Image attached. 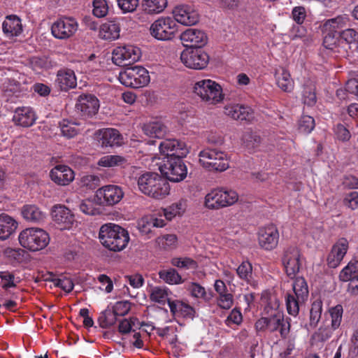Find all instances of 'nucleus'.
Returning a JSON list of instances; mask_svg holds the SVG:
<instances>
[{
	"mask_svg": "<svg viewBox=\"0 0 358 358\" xmlns=\"http://www.w3.org/2000/svg\"><path fill=\"white\" fill-rule=\"evenodd\" d=\"M138 189L144 194L156 199L169 195L170 185L164 178L155 172H145L137 178Z\"/></svg>",
	"mask_w": 358,
	"mask_h": 358,
	"instance_id": "1",
	"label": "nucleus"
},
{
	"mask_svg": "<svg viewBox=\"0 0 358 358\" xmlns=\"http://www.w3.org/2000/svg\"><path fill=\"white\" fill-rule=\"evenodd\" d=\"M99 238L106 248L113 252L123 250L129 241L128 231L113 223L102 225L99 229Z\"/></svg>",
	"mask_w": 358,
	"mask_h": 358,
	"instance_id": "2",
	"label": "nucleus"
},
{
	"mask_svg": "<svg viewBox=\"0 0 358 358\" xmlns=\"http://www.w3.org/2000/svg\"><path fill=\"white\" fill-rule=\"evenodd\" d=\"M20 245L31 251L45 248L50 242L49 234L40 228H27L22 231L18 237Z\"/></svg>",
	"mask_w": 358,
	"mask_h": 358,
	"instance_id": "3",
	"label": "nucleus"
},
{
	"mask_svg": "<svg viewBox=\"0 0 358 358\" xmlns=\"http://www.w3.org/2000/svg\"><path fill=\"white\" fill-rule=\"evenodd\" d=\"M178 26L171 17H160L150 25V35L158 41H171L176 37Z\"/></svg>",
	"mask_w": 358,
	"mask_h": 358,
	"instance_id": "4",
	"label": "nucleus"
},
{
	"mask_svg": "<svg viewBox=\"0 0 358 358\" xmlns=\"http://www.w3.org/2000/svg\"><path fill=\"white\" fill-rule=\"evenodd\" d=\"M120 82L129 87L141 88L146 86L150 81L148 71L141 66L127 68L119 74Z\"/></svg>",
	"mask_w": 358,
	"mask_h": 358,
	"instance_id": "5",
	"label": "nucleus"
},
{
	"mask_svg": "<svg viewBox=\"0 0 358 358\" xmlns=\"http://www.w3.org/2000/svg\"><path fill=\"white\" fill-rule=\"evenodd\" d=\"M199 163L209 171H224L229 168L227 154L216 149H205L199 152Z\"/></svg>",
	"mask_w": 358,
	"mask_h": 358,
	"instance_id": "6",
	"label": "nucleus"
},
{
	"mask_svg": "<svg viewBox=\"0 0 358 358\" xmlns=\"http://www.w3.org/2000/svg\"><path fill=\"white\" fill-rule=\"evenodd\" d=\"M194 92L203 101L210 103H217L224 99L222 87L215 81L205 79L194 84Z\"/></svg>",
	"mask_w": 358,
	"mask_h": 358,
	"instance_id": "7",
	"label": "nucleus"
},
{
	"mask_svg": "<svg viewBox=\"0 0 358 358\" xmlns=\"http://www.w3.org/2000/svg\"><path fill=\"white\" fill-rule=\"evenodd\" d=\"M238 199V194L234 190L215 189L206 196L205 206L210 209H219L233 205Z\"/></svg>",
	"mask_w": 358,
	"mask_h": 358,
	"instance_id": "8",
	"label": "nucleus"
},
{
	"mask_svg": "<svg viewBox=\"0 0 358 358\" xmlns=\"http://www.w3.org/2000/svg\"><path fill=\"white\" fill-rule=\"evenodd\" d=\"M182 158L170 157L164 160L163 164L159 166V170L167 181L180 182L186 178L187 169Z\"/></svg>",
	"mask_w": 358,
	"mask_h": 358,
	"instance_id": "9",
	"label": "nucleus"
},
{
	"mask_svg": "<svg viewBox=\"0 0 358 358\" xmlns=\"http://www.w3.org/2000/svg\"><path fill=\"white\" fill-rule=\"evenodd\" d=\"M141 57V51L139 48L126 45L116 47L112 52L113 62L120 66H129L138 61Z\"/></svg>",
	"mask_w": 358,
	"mask_h": 358,
	"instance_id": "10",
	"label": "nucleus"
},
{
	"mask_svg": "<svg viewBox=\"0 0 358 358\" xmlns=\"http://www.w3.org/2000/svg\"><path fill=\"white\" fill-rule=\"evenodd\" d=\"M180 60L189 69L201 70L207 66L209 56L201 49H185L180 54Z\"/></svg>",
	"mask_w": 358,
	"mask_h": 358,
	"instance_id": "11",
	"label": "nucleus"
},
{
	"mask_svg": "<svg viewBox=\"0 0 358 358\" xmlns=\"http://www.w3.org/2000/svg\"><path fill=\"white\" fill-rule=\"evenodd\" d=\"M300 258V250L296 246L290 245L284 249L282 263L288 277L296 276L299 271L301 265Z\"/></svg>",
	"mask_w": 358,
	"mask_h": 358,
	"instance_id": "12",
	"label": "nucleus"
},
{
	"mask_svg": "<svg viewBox=\"0 0 358 358\" xmlns=\"http://www.w3.org/2000/svg\"><path fill=\"white\" fill-rule=\"evenodd\" d=\"M78 22L73 17H61L51 26L52 36L58 39H66L73 36L78 29Z\"/></svg>",
	"mask_w": 358,
	"mask_h": 358,
	"instance_id": "13",
	"label": "nucleus"
},
{
	"mask_svg": "<svg viewBox=\"0 0 358 358\" xmlns=\"http://www.w3.org/2000/svg\"><path fill=\"white\" fill-rule=\"evenodd\" d=\"M159 149L160 153L164 155L166 159L170 157H185L189 150L184 141L178 139H165L162 141Z\"/></svg>",
	"mask_w": 358,
	"mask_h": 358,
	"instance_id": "14",
	"label": "nucleus"
},
{
	"mask_svg": "<svg viewBox=\"0 0 358 358\" xmlns=\"http://www.w3.org/2000/svg\"><path fill=\"white\" fill-rule=\"evenodd\" d=\"M173 19L176 22L182 25L192 26L196 24L199 20L197 10L192 5L180 4L173 10Z\"/></svg>",
	"mask_w": 358,
	"mask_h": 358,
	"instance_id": "15",
	"label": "nucleus"
},
{
	"mask_svg": "<svg viewBox=\"0 0 358 358\" xmlns=\"http://www.w3.org/2000/svg\"><path fill=\"white\" fill-rule=\"evenodd\" d=\"M99 101L92 94H82L77 100L76 108L83 117H92L98 113Z\"/></svg>",
	"mask_w": 358,
	"mask_h": 358,
	"instance_id": "16",
	"label": "nucleus"
},
{
	"mask_svg": "<svg viewBox=\"0 0 358 358\" xmlns=\"http://www.w3.org/2000/svg\"><path fill=\"white\" fill-rule=\"evenodd\" d=\"M279 241V232L274 224L262 227L258 231V242L259 246L265 250L275 249Z\"/></svg>",
	"mask_w": 358,
	"mask_h": 358,
	"instance_id": "17",
	"label": "nucleus"
},
{
	"mask_svg": "<svg viewBox=\"0 0 358 358\" xmlns=\"http://www.w3.org/2000/svg\"><path fill=\"white\" fill-rule=\"evenodd\" d=\"M52 217L60 230L69 229L75 221L74 215L64 205H56L52 210Z\"/></svg>",
	"mask_w": 358,
	"mask_h": 358,
	"instance_id": "18",
	"label": "nucleus"
},
{
	"mask_svg": "<svg viewBox=\"0 0 358 358\" xmlns=\"http://www.w3.org/2000/svg\"><path fill=\"white\" fill-rule=\"evenodd\" d=\"M124 192L117 185H109L99 188L96 196L101 202L107 206H113L119 203L123 198Z\"/></svg>",
	"mask_w": 358,
	"mask_h": 358,
	"instance_id": "19",
	"label": "nucleus"
},
{
	"mask_svg": "<svg viewBox=\"0 0 358 358\" xmlns=\"http://www.w3.org/2000/svg\"><path fill=\"white\" fill-rule=\"evenodd\" d=\"M349 248L348 241L345 238H339L332 246L327 258L329 268H335L340 265Z\"/></svg>",
	"mask_w": 358,
	"mask_h": 358,
	"instance_id": "20",
	"label": "nucleus"
},
{
	"mask_svg": "<svg viewBox=\"0 0 358 358\" xmlns=\"http://www.w3.org/2000/svg\"><path fill=\"white\" fill-rule=\"evenodd\" d=\"M290 318H284L282 313L275 311L267 317L268 331L274 332L279 330L280 336L285 338L290 331Z\"/></svg>",
	"mask_w": 358,
	"mask_h": 358,
	"instance_id": "21",
	"label": "nucleus"
},
{
	"mask_svg": "<svg viewBox=\"0 0 358 358\" xmlns=\"http://www.w3.org/2000/svg\"><path fill=\"white\" fill-rule=\"evenodd\" d=\"M180 39L184 46L200 49L208 41L206 34L200 29H188L180 35Z\"/></svg>",
	"mask_w": 358,
	"mask_h": 358,
	"instance_id": "22",
	"label": "nucleus"
},
{
	"mask_svg": "<svg viewBox=\"0 0 358 358\" xmlns=\"http://www.w3.org/2000/svg\"><path fill=\"white\" fill-rule=\"evenodd\" d=\"M98 141L103 148L118 147L123 143V137L119 131L113 128L99 130Z\"/></svg>",
	"mask_w": 358,
	"mask_h": 358,
	"instance_id": "23",
	"label": "nucleus"
},
{
	"mask_svg": "<svg viewBox=\"0 0 358 358\" xmlns=\"http://www.w3.org/2000/svg\"><path fill=\"white\" fill-rule=\"evenodd\" d=\"M224 113L234 120L251 122L254 118L252 109L241 104H229L225 106Z\"/></svg>",
	"mask_w": 358,
	"mask_h": 358,
	"instance_id": "24",
	"label": "nucleus"
},
{
	"mask_svg": "<svg viewBox=\"0 0 358 358\" xmlns=\"http://www.w3.org/2000/svg\"><path fill=\"white\" fill-rule=\"evenodd\" d=\"M36 120V115L32 108L22 106L17 108L13 113L12 120L15 124L22 127L32 126Z\"/></svg>",
	"mask_w": 358,
	"mask_h": 358,
	"instance_id": "25",
	"label": "nucleus"
},
{
	"mask_svg": "<svg viewBox=\"0 0 358 358\" xmlns=\"http://www.w3.org/2000/svg\"><path fill=\"white\" fill-rule=\"evenodd\" d=\"M51 180L58 185H67L71 182L75 174L73 171L66 165H57L50 172Z\"/></svg>",
	"mask_w": 358,
	"mask_h": 358,
	"instance_id": "26",
	"label": "nucleus"
},
{
	"mask_svg": "<svg viewBox=\"0 0 358 358\" xmlns=\"http://www.w3.org/2000/svg\"><path fill=\"white\" fill-rule=\"evenodd\" d=\"M168 6L167 0H142L141 8L143 13H138V19L145 22V15H157L162 13Z\"/></svg>",
	"mask_w": 358,
	"mask_h": 358,
	"instance_id": "27",
	"label": "nucleus"
},
{
	"mask_svg": "<svg viewBox=\"0 0 358 358\" xmlns=\"http://www.w3.org/2000/svg\"><path fill=\"white\" fill-rule=\"evenodd\" d=\"M57 83L62 91H68L77 85L75 73L71 69H61L57 73Z\"/></svg>",
	"mask_w": 358,
	"mask_h": 358,
	"instance_id": "28",
	"label": "nucleus"
},
{
	"mask_svg": "<svg viewBox=\"0 0 358 358\" xmlns=\"http://www.w3.org/2000/svg\"><path fill=\"white\" fill-rule=\"evenodd\" d=\"M2 29L7 37L18 36L22 32V24L17 15L7 16L2 24Z\"/></svg>",
	"mask_w": 358,
	"mask_h": 358,
	"instance_id": "29",
	"label": "nucleus"
},
{
	"mask_svg": "<svg viewBox=\"0 0 358 358\" xmlns=\"http://www.w3.org/2000/svg\"><path fill=\"white\" fill-rule=\"evenodd\" d=\"M169 306L171 313L175 316L189 319L194 316V308L182 301H169Z\"/></svg>",
	"mask_w": 358,
	"mask_h": 358,
	"instance_id": "30",
	"label": "nucleus"
},
{
	"mask_svg": "<svg viewBox=\"0 0 358 358\" xmlns=\"http://www.w3.org/2000/svg\"><path fill=\"white\" fill-rule=\"evenodd\" d=\"M17 222L10 216L0 215V240H6L15 231Z\"/></svg>",
	"mask_w": 358,
	"mask_h": 358,
	"instance_id": "31",
	"label": "nucleus"
},
{
	"mask_svg": "<svg viewBox=\"0 0 358 358\" xmlns=\"http://www.w3.org/2000/svg\"><path fill=\"white\" fill-rule=\"evenodd\" d=\"M24 220L31 222H40L45 218V214L36 205H24L21 211Z\"/></svg>",
	"mask_w": 358,
	"mask_h": 358,
	"instance_id": "32",
	"label": "nucleus"
},
{
	"mask_svg": "<svg viewBox=\"0 0 358 358\" xmlns=\"http://www.w3.org/2000/svg\"><path fill=\"white\" fill-rule=\"evenodd\" d=\"M143 131L150 138H161L166 134L167 128L161 121H153L144 124Z\"/></svg>",
	"mask_w": 358,
	"mask_h": 358,
	"instance_id": "33",
	"label": "nucleus"
},
{
	"mask_svg": "<svg viewBox=\"0 0 358 358\" xmlns=\"http://www.w3.org/2000/svg\"><path fill=\"white\" fill-rule=\"evenodd\" d=\"M120 24L115 21H110L103 24L101 27L100 36L106 40L114 41L120 37Z\"/></svg>",
	"mask_w": 358,
	"mask_h": 358,
	"instance_id": "34",
	"label": "nucleus"
},
{
	"mask_svg": "<svg viewBox=\"0 0 358 358\" xmlns=\"http://www.w3.org/2000/svg\"><path fill=\"white\" fill-rule=\"evenodd\" d=\"M276 84L285 92H291L294 87V82L289 72L285 69H282L280 73H275Z\"/></svg>",
	"mask_w": 358,
	"mask_h": 358,
	"instance_id": "35",
	"label": "nucleus"
},
{
	"mask_svg": "<svg viewBox=\"0 0 358 358\" xmlns=\"http://www.w3.org/2000/svg\"><path fill=\"white\" fill-rule=\"evenodd\" d=\"M322 312V301L317 299L313 302L310 310L309 322L305 327L308 329L315 328L320 320Z\"/></svg>",
	"mask_w": 358,
	"mask_h": 358,
	"instance_id": "36",
	"label": "nucleus"
},
{
	"mask_svg": "<svg viewBox=\"0 0 358 358\" xmlns=\"http://www.w3.org/2000/svg\"><path fill=\"white\" fill-rule=\"evenodd\" d=\"M281 285L283 291H308V285L303 278L289 277Z\"/></svg>",
	"mask_w": 358,
	"mask_h": 358,
	"instance_id": "37",
	"label": "nucleus"
},
{
	"mask_svg": "<svg viewBox=\"0 0 358 358\" xmlns=\"http://www.w3.org/2000/svg\"><path fill=\"white\" fill-rule=\"evenodd\" d=\"M252 264L248 261L243 262L236 269L237 274L240 278L250 285L252 289H256L257 283L255 280H252Z\"/></svg>",
	"mask_w": 358,
	"mask_h": 358,
	"instance_id": "38",
	"label": "nucleus"
},
{
	"mask_svg": "<svg viewBox=\"0 0 358 358\" xmlns=\"http://www.w3.org/2000/svg\"><path fill=\"white\" fill-rule=\"evenodd\" d=\"M260 303L264 307V310L268 313L269 310L278 311L279 301L275 292H262Z\"/></svg>",
	"mask_w": 358,
	"mask_h": 358,
	"instance_id": "39",
	"label": "nucleus"
},
{
	"mask_svg": "<svg viewBox=\"0 0 358 358\" xmlns=\"http://www.w3.org/2000/svg\"><path fill=\"white\" fill-rule=\"evenodd\" d=\"M127 164V159L120 155H105L98 162V165L103 167H123Z\"/></svg>",
	"mask_w": 358,
	"mask_h": 358,
	"instance_id": "40",
	"label": "nucleus"
},
{
	"mask_svg": "<svg viewBox=\"0 0 358 358\" xmlns=\"http://www.w3.org/2000/svg\"><path fill=\"white\" fill-rule=\"evenodd\" d=\"M117 320L113 310L108 307L100 313L97 321L101 328L107 329L114 325Z\"/></svg>",
	"mask_w": 358,
	"mask_h": 358,
	"instance_id": "41",
	"label": "nucleus"
},
{
	"mask_svg": "<svg viewBox=\"0 0 358 358\" xmlns=\"http://www.w3.org/2000/svg\"><path fill=\"white\" fill-rule=\"evenodd\" d=\"M358 272V260H351L340 272L339 278L341 280L347 282L354 279Z\"/></svg>",
	"mask_w": 358,
	"mask_h": 358,
	"instance_id": "42",
	"label": "nucleus"
},
{
	"mask_svg": "<svg viewBox=\"0 0 358 358\" xmlns=\"http://www.w3.org/2000/svg\"><path fill=\"white\" fill-rule=\"evenodd\" d=\"M61 133L63 136L67 138L75 137L79 131L78 124L68 120H63L59 122Z\"/></svg>",
	"mask_w": 358,
	"mask_h": 358,
	"instance_id": "43",
	"label": "nucleus"
},
{
	"mask_svg": "<svg viewBox=\"0 0 358 358\" xmlns=\"http://www.w3.org/2000/svg\"><path fill=\"white\" fill-rule=\"evenodd\" d=\"M302 101L303 103L312 107L315 105L317 102V96L315 93V87L314 85H305L302 91Z\"/></svg>",
	"mask_w": 358,
	"mask_h": 358,
	"instance_id": "44",
	"label": "nucleus"
},
{
	"mask_svg": "<svg viewBox=\"0 0 358 358\" xmlns=\"http://www.w3.org/2000/svg\"><path fill=\"white\" fill-rule=\"evenodd\" d=\"M55 287H59L62 291H73L74 283L69 273L60 275L52 280Z\"/></svg>",
	"mask_w": 358,
	"mask_h": 358,
	"instance_id": "45",
	"label": "nucleus"
},
{
	"mask_svg": "<svg viewBox=\"0 0 358 358\" xmlns=\"http://www.w3.org/2000/svg\"><path fill=\"white\" fill-rule=\"evenodd\" d=\"M79 208L83 213L89 215H99L101 213L100 206L92 199L82 201Z\"/></svg>",
	"mask_w": 358,
	"mask_h": 358,
	"instance_id": "46",
	"label": "nucleus"
},
{
	"mask_svg": "<svg viewBox=\"0 0 358 358\" xmlns=\"http://www.w3.org/2000/svg\"><path fill=\"white\" fill-rule=\"evenodd\" d=\"M286 306L289 314L296 316L299 311V298L298 292H288L286 297Z\"/></svg>",
	"mask_w": 358,
	"mask_h": 358,
	"instance_id": "47",
	"label": "nucleus"
},
{
	"mask_svg": "<svg viewBox=\"0 0 358 358\" xmlns=\"http://www.w3.org/2000/svg\"><path fill=\"white\" fill-rule=\"evenodd\" d=\"M343 17L338 16L336 17L327 20L324 24L323 27L325 31L340 34L341 31L338 29L343 27Z\"/></svg>",
	"mask_w": 358,
	"mask_h": 358,
	"instance_id": "48",
	"label": "nucleus"
},
{
	"mask_svg": "<svg viewBox=\"0 0 358 358\" xmlns=\"http://www.w3.org/2000/svg\"><path fill=\"white\" fill-rule=\"evenodd\" d=\"M1 285L4 289L15 287L20 282L19 278H16L13 273L8 271L1 272Z\"/></svg>",
	"mask_w": 358,
	"mask_h": 358,
	"instance_id": "49",
	"label": "nucleus"
},
{
	"mask_svg": "<svg viewBox=\"0 0 358 358\" xmlns=\"http://www.w3.org/2000/svg\"><path fill=\"white\" fill-rule=\"evenodd\" d=\"M171 264L178 268L185 269H195L197 266V262L189 257H176L172 259Z\"/></svg>",
	"mask_w": 358,
	"mask_h": 358,
	"instance_id": "50",
	"label": "nucleus"
},
{
	"mask_svg": "<svg viewBox=\"0 0 358 358\" xmlns=\"http://www.w3.org/2000/svg\"><path fill=\"white\" fill-rule=\"evenodd\" d=\"M159 276L166 282L173 285L181 282V276L174 268H170L167 271H162L159 272Z\"/></svg>",
	"mask_w": 358,
	"mask_h": 358,
	"instance_id": "51",
	"label": "nucleus"
},
{
	"mask_svg": "<svg viewBox=\"0 0 358 358\" xmlns=\"http://www.w3.org/2000/svg\"><path fill=\"white\" fill-rule=\"evenodd\" d=\"M177 241L178 238L175 234H166L157 239L159 245L165 250L175 248L177 245Z\"/></svg>",
	"mask_w": 358,
	"mask_h": 358,
	"instance_id": "52",
	"label": "nucleus"
},
{
	"mask_svg": "<svg viewBox=\"0 0 358 358\" xmlns=\"http://www.w3.org/2000/svg\"><path fill=\"white\" fill-rule=\"evenodd\" d=\"M333 131L335 138L339 141L347 142L351 138V134L348 129L341 123L334 125Z\"/></svg>",
	"mask_w": 358,
	"mask_h": 358,
	"instance_id": "53",
	"label": "nucleus"
},
{
	"mask_svg": "<svg viewBox=\"0 0 358 358\" xmlns=\"http://www.w3.org/2000/svg\"><path fill=\"white\" fill-rule=\"evenodd\" d=\"M137 227L142 235L148 236V238L152 236V224L148 216L142 217L137 223Z\"/></svg>",
	"mask_w": 358,
	"mask_h": 358,
	"instance_id": "54",
	"label": "nucleus"
},
{
	"mask_svg": "<svg viewBox=\"0 0 358 358\" xmlns=\"http://www.w3.org/2000/svg\"><path fill=\"white\" fill-rule=\"evenodd\" d=\"M329 312L331 317V327H332L333 329H337L340 327L342 321L343 312V306L341 305H336L331 308Z\"/></svg>",
	"mask_w": 358,
	"mask_h": 358,
	"instance_id": "55",
	"label": "nucleus"
},
{
	"mask_svg": "<svg viewBox=\"0 0 358 358\" xmlns=\"http://www.w3.org/2000/svg\"><path fill=\"white\" fill-rule=\"evenodd\" d=\"M340 37L343 39L348 44L354 45L355 48H357L358 44V32L353 29H347L343 30L340 34Z\"/></svg>",
	"mask_w": 358,
	"mask_h": 358,
	"instance_id": "56",
	"label": "nucleus"
},
{
	"mask_svg": "<svg viewBox=\"0 0 358 358\" xmlns=\"http://www.w3.org/2000/svg\"><path fill=\"white\" fill-rule=\"evenodd\" d=\"M315 120L309 115H303L301 117L299 122V130L304 134L310 133L315 128Z\"/></svg>",
	"mask_w": 358,
	"mask_h": 358,
	"instance_id": "57",
	"label": "nucleus"
},
{
	"mask_svg": "<svg viewBox=\"0 0 358 358\" xmlns=\"http://www.w3.org/2000/svg\"><path fill=\"white\" fill-rule=\"evenodd\" d=\"M334 330L332 327L321 326L317 331L313 334V338L317 341L325 342L332 336Z\"/></svg>",
	"mask_w": 358,
	"mask_h": 358,
	"instance_id": "58",
	"label": "nucleus"
},
{
	"mask_svg": "<svg viewBox=\"0 0 358 358\" xmlns=\"http://www.w3.org/2000/svg\"><path fill=\"white\" fill-rule=\"evenodd\" d=\"M108 12V5L106 0H94L93 14L97 17H105Z\"/></svg>",
	"mask_w": 358,
	"mask_h": 358,
	"instance_id": "59",
	"label": "nucleus"
},
{
	"mask_svg": "<svg viewBox=\"0 0 358 358\" xmlns=\"http://www.w3.org/2000/svg\"><path fill=\"white\" fill-rule=\"evenodd\" d=\"M111 309L117 317H123L130 310L131 303L128 301H117Z\"/></svg>",
	"mask_w": 358,
	"mask_h": 358,
	"instance_id": "60",
	"label": "nucleus"
},
{
	"mask_svg": "<svg viewBox=\"0 0 358 358\" xmlns=\"http://www.w3.org/2000/svg\"><path fill=\"white\" fill-rule=\"evenodd\" d=\"M100 180L98 176L94 175H85L80 178V186L87 189H94L99 185Z\"/></svg>",
	"mask_w": 358,
	"mask_h": 358,
	"instance_id": "61",
	"label": "nucleus"
},
{
	"mask_svg": "<svg viewBox=\"0 0 358 358\" xmlns=\"http://www.w3.org/2000/svg\"><path fill=\"white\" fill-rule=\"evenodd\" d=\"M31 65L34 71L47 69L50 66V62L45 57H34L31 59Z\"/></svg>",
	"mask_w": 358,
	"mask_h": 358,
	"instance_id": "62",
	"label": "nucleus"
},
{
	"mask_svg": "<svg viewBox=\"0 0 358 358\" xmlns=\"http://www.w3.org/2000/svg\"><path fill=\"white\" fill-rule=\"evenodd\" d=\"M220 296L217 299V306L222 309H229L233 305V296L227 292H219Z\"/></svg>",
	"mask_w": 358,
	"mask_h": 358,
	"instance_id": "63",
	"label": "nucleus"
},
{
	"mask_svg": "<svg viewBox=\"0 0 358 358\" xmlns=\"http://www.w3.org/2000/svg\"><path fill=\"white\" fill-rule=\"evenodd\" d=\"M117 6L124 13L134 11L138 5V0H117Z\"/></svg>",
	"mask_w": 358,
	"mask_h": 358,
	"instance_id": "64",
	"label": "nucleus"
}]
</instances>
